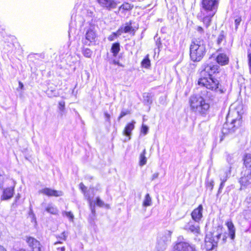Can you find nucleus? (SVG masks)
Here are the masks:
<instances>
[{"label": "nucleus", "mask_w": 251, "mask_h": 251, "mask_svg": "<svg viewBox=\"0 0 251 251\" xmlns=\"http://www.w3.org/2000/svg\"><path fill=\"white\" fill-rule=\"evenodd\" d=\"M165 249H162L160 246H156V251H164Z\"/></svg>", "instance_id": "603ef678"}, {"label": "nucleus", "mask_w": 251, "mask_h": 251, "mask_svg": "<svg viewBox=\"0 0 251 251\" xmlns=\"http://www.w3.org/2000/svg\"><path fill=\"white\" fill-rule=\"evenodd\" d=\"M205 185L206 187L209 189L210 191H212L214 185V180L212 179L209 180L207 179L205 182Z\"/></svg>", "instance_id": "2f4dec72"}, {"label": "nucleus", "mask_w": 251, "mask_h": 251, "mask_svg": "<svg viewBox=\"0 0 251 251\" xmlns=\"http://www.w3.org/2000/svg\"><path fill=\"white\" fill-rule=\"evenodd\" d=\"M230 169L231 167L226 170H221L220 171V180L222 181H226L227 178L230 175Z\"/></svg>", "instance_id": "6ab92c4d"}, {"label": "nucleus", "mask_w": 251, "mask_h": 251, "mask_svg": "<svg viewBox=\"0 0 251 251\" xmlns=\"http://www.w3.org/2000/svg\"><path fill=\"white\" fill-rule=\"evenodd\" d=\"M113 64H115V65H119V66H122L119 61H116L115 60H114L113 61Z\"/></svg>", "instance_id": "864d4df0"}, {"label": "nucleus", "mask_w": 251, "mask_h": 251, "mask_svg": "<svg viewBox=\"0 0 251 251\" xmlns=\"http://www.w3.org/2000/svg\"><path fill=\"white\" fill-rule=\"evenodd\" d=\"M149 128L147 126L142 125V129H141V132L144 134L146 135L147 134L148 132Z\"/></svg>", "instance_id": "58836bf2"}, {"label": "nucleus", "mask_w": 251, "mask_h": 251, "mask_svg": "<svg viewBox=\"0 0 251 251\" xmlns=\"http://www.w3.org/2000/svg\"><path fill=\"white\" fill-rule=\"evenodd\" d=\"M201 69L198 84L215 93H224L225 90L222 88L219 80L212 77L213 75L218 73V65L204 63L202 65Z\"/></svg>", "instance_id": "f257e3e1"}, {"label": "nucleus", "mask_w": 251, "mask_h": 251, "mask_svg": "<svg viewBox=\"0 0 251 251\" xmlns=\"http://www.w3.org/2000/svg\"><path fill=\"white\" fill-rule=\"evenodd\" d=\"M19 87L20 89H22L24 87V85L21 82V81H19Z\"/></svg>", "instance_id": "6e6d98bb"}, {"label": "nucleus", "mask_w": 251, "mask_h": 251, "mask_svg": "<svg viewBox=\"0 0 251 251\" xmlns=\"http://www.w3.org/2000/svg\"><path fill=\"white\" fill-rule=\"evenodd\" d=\"M171 231L169 230L165 231L158 237L157 246L161 247L162 249H166L167 244L171 241Z\"/></svg>", "instance_id": "1a4fd4ad"}, {"label": "nucleus", "mask_w": 251, "mask_h": 251, "mask_svg": "<svg viewBox=\"0 0 251 251\" xmlns=\"http://www.w3.org/2000/svg\"><path fill=\"white\" fill-rule=\"evenodd\" d=\"M248 202L251 203V196L247 199Z\"/></svg>", "instance_id": "bf43d9fd"}, {"label": "nucleus", "mask_w": 251, "mask_h": 251, "mask_svg": "<svg viewBox=\"0 0 251 251\" xmlns=\"http://www.w3.org/2000/svg\"><path fill=\"white\" fill-rule=\"evenodd\" d=\"M241 119L240 118L232 120L230 123L226 122L223 126L222 130L223 134L224 135H227L234 132L241 126Z\"/></svg>", "instance_id": "39448f33"}, {"label": "nucleus", "mask_w": 251, "mask_h": 251, "mask_svg": "<svg viewBox=\"0 0 251 251\" xmlns=\"http://www.w3.org/2000/svg\"><path fill=\"white\" fill-rule=\"evenodd\" d=\"M117 38L116 36L114 33L109 35L108 37V40L110 41H114Z\"/></svg>", "instance_id": "37998d69"}, {"label": "nucleus", "mask_w": 251, "mask_h": 251, "mask_svg": "<svg viewBox=\"0 0 251 251\" xmlns=\"http://www.w3.org/2000/svg\"><path fill=\"white\" fill-rule=\"evenodd\" d=\"M97 34L95 31L91 28H89L85 34V39L82 41L83 44L86 45H90V43L95 42Z\"/></svg>", "instance_id": "f8f14e48"}, {"label": "nucleus", "mask_w": 251, "mask_h": 251, "mask_svg": "<svg viewBox=\"0 0 251 251\" xmlns=\"http://www.w3.org/2000/svg\"><path fill=\"white\" fill-rule=\"evenodd\" d=\"M57 243H61V242H56L55 243V244H57Z\"/></svg>", "instance_id": "680f3d73"}, {"label": "nucleus", "mask_w": 251, "mask_h": 251, "mask_svg": "<svg viewBox=\"0 0 251 251\" xmlns=\"http://www.w3.org/2000/svg\"><path fill=\"white\" fill-rule=\"evenodd\" d=\"M146 153V150L144 149L143 150V152L140 155L139 165L140 166H144L147 163V158L145 157Z\"/></svg>", "instance_id": "a878e982"}, {"label": "nucleus", "mask_w": 251, "mask_h": 251, "mask_svg": "<svg viewBox=\"0 0 251 251\" xmlns=\"http://www.w3.org/2000/svg\"><path fill=\"white\" fill-rule=\"evenodd\" d=\"M85 197L87 198V200L88 201L89 203V207L91 209L92 213L95 215V205L93 204V202L90 196H87L85 195Z\"/></svg>", "instance_id": "c756f323"}, {"label": "nucleus", "mask_w": 251, "mask_h": 251, "mask_svg": "<svg viewBox=\"0 0 251 251\" xmlns=\"http://www.w3.org/2000/svg\"><path fill=\"white\" fill-rule=\"evenodd\" d=\"M196 29L199 32L201 33H203L204 32L203 29L201 26H197Z\"/></svg>", "instance_id": "de8ad7c7"}, {"label": "nucleus", "mask_w": 251, "mask_h": 251, "mask_svg": "<svg viewBox=\"0 0 251 251\" xmlns=\"http://www.w3.org/2000/svg\"><path fill=\"white\" fill-rule=\"evenodd\" d=\"M226 34L224 31H221L218 36L217 39V44L218 46H221L224 45L226 43Z\"/></svg>", "instance_id": "5701e85b"}, {"label": "nucleus", "mask_w": 251, "mask_h": 251, "mask_svg": "<svg viewBox=\"0 0 251 251\" xmlns=\"http://www.w3.org/2000/svg\"><path fill=\"white\" fill-rule=\"evenodd\" d=\"M135 122L132 121V123H128L125 127V129L123 131V134L126 136L128 137V140L130 139V135L131 134V131L134 128V124Z\"/></svg>", "instance_id": "f3484780"}, {"label": "nucleus", "mask_w": 251, "mask_h": 251, "mask_svg": "<svg viewBox=\"0 0 251 251\" xmlns=\"http://www.w3.org/2000/svg\"><path fill=\"white\" fill-rule=\"evenodd\" d=\"M79 187L80 189L81 190V191L84 193V195H87V196H89V195L85 194V191L87 189L86 187L83 184V183H80L79 184Z\"/></svg>", "instance_id": "ea45409f"}, {"label": "nucleus", "mask_w": 251, "mask_h": 251, "mask_svg": "<svg viewBox=\"0 0 251 251\" xmlns=\"http://www.w3.org/2000/svg\"><path fill=\"white\" fill-rule=\"evenodd\" d=\"M182 228L187 232L193 233L196 236L200 234L201 232L199 223L192 220H190L189 222L185 223L182 226Z\"/></svg>", "instance_id": "0eeeda50"}, {"label": "nucleus", "mask_w": 251, "mask_h": 251, "mask_svg": "<svg viewBox=\"0 0 251 251\" xmlns=\"http://www.w3.org/2000/svg\"><path fill=\"white\" fill-rule=\"evenodd\" d=\"M248 60H249V63L250 67L251 68V53H249L248 54Z\"/></svg>", "instance_id": "8fccbe9b"}, {"label": "nucleus", "mask_w": 251, "mask_h": 251, "mask_svg": "<svg viewBox=\"0 0 251 251\" xmlns=\"http://www.w3.org/2000/svg\"><path fill=\"white\" fill-rule=\"evenodd\" d=\"M65 247H62V248H61V251H65Z\"/></svg>", "instance_id": "052dcab7"}, {"label": "nucleus", "mask_w": 251, "mask_h": 251, "mask_svg": "<svg viewBox=\"0 0 251 251\" xmlns=\"http://www.w3.org/2000/svg\"><path fill=\"white\" fill-rule=\"evenodd\" d=\"M203 207L201 205H200L198 208L195 209L191 213L192 221L199 222L202 217V211Z\"/></svg>", "instance_id": "2eb2a0df"}, {"label": "nucleus", "mask_w": 251, "mask_h": 251, "mask_svg": "<svg viewBox=\"0 0 251 251\" xmlns=\"http://www.w3.org/2000/svg\"><path fill=\"white\" fill-rule=\"evenodd\" d=\"M214 92L203 91L201 92L202 96L193 95L190 98L189 103L191 110L195 113L204 115L206 113L209 108V104L206 102L203 96L213 100L214 96L212 94ZM215 94H216L215 93Z\"/></svg>", "instance_id": "f03ea898"}, {"label": "nucleus", "mask_w": 251, "mask_h": 251, "mask_svg": "<svg viewBox=\"0 0 251 251\" xmlns=\"http://www.w3.org/2000/svg\"><path fill=\"white\" fill-rule=\"evenodd\" d=\"M26 242L32 249V251H40L41 245L40 242L36 239L31 237H27Z\"/></svg>", "instance_id": "4468645a"}, {"label": "nucleus", "mask_w": 251, "mask_h": 251, "mask_svg": "<svg viewBox=\"0 0 251 251\" xmlns=\"http://www.w3.org/2000/svg\"><path fill=\"white\" fill-rule=\"evenodd\" d=\"M83 55L87 58L91 57L92 54V51L88 48H83L82 50Z\"/></svg>", "instance_id": "7c9ffc66"}, {"label": "nucleus", "mask_w": 251, "mask_h": 251, "mask_svg": "<svg viewBox=\"0 0 251 251\" xmlns=\"http://www.w3.org/2000/svg\"><path fill=\"white\" fill-rule=\"evenodd\" d=\"M62 215L63 216H66L69 218H70V220L72 221H73L74 216L73 214V213L71 212H67V211H63L62 212Z\"/></svg>", "instance_id": "72a5a7b5"}, {"label": "nucleus", "mask_w": 251, "mask_h": 251, "mask_svg": "<svg viewBox=\"0 0 251 251\" xmlns=\"http://www.w3.org/2000/svg\"><path fill=\"white\" fill-rule=\"evenodd\" d=\"M216 12H207L201 10V13L199 14L198 17L201 21L208 27L211 24L212 17L215 14Z\"/></svg>", "instance_id": "9b49d317"}, {"label": "nucleus", "mask_w": 251, "mask_h": 251, "mask_svg": "<svg viewBox=\"0 0 251 251\" xmlns=\"http://www.w3.org/2000/svg\"><path fill=\"white\" fill-rule=\"evenodd\" d=\"M147 101L148 102L151 103V101L150 100L149 97V94H147Z\"/></svg>", "instance_id": "4d7b16f0"}, {"label": "nucleus", "mask_w": 251, "mask_h": 251, "mask_svg": "<svg viewBox=\"0 0 251 251\" xmlns=\"http://www.w3.org/2000/svg\"><path fill=\"white\" fill-rule=\"evenodd\" d=\"M58 109L60 115L62 116L65 109V102L64 100H61L58 102Z\"/></svg>", "instance_id": "cd10ccee"}, {"label": "nucleus", "mask_w": 251, "mask_h": 251, "mask_svg": "<svg viewBox=\"0 0 251 251\" xmlns=\"http://www.w3.org/2000/svg\"><path fill=\"white\" fill-rule=\"evenodd\" d=\"M104 116L106 121H107L108 122H110V115L107 112H104Z\"/></svg>", "instance_id": "a18cd8bd"}, {"label": "nucleus", "mask_w": 251, "mask_h": 251, "mask_svg": "<svg viewBox=\"0 0 251 251\" xmlns=\"http://www.w3.org/2000/svg\"><path fill=\"white\" fill-rule=\"evenodd\" d=\"M120 50V44L119 43H115L113 44L111 51L113 53L114 56H116Z\"/></svg>", "instance_id": "b1692460"}, {"label": "nucleus", "mask_w": 251, "mask_h": 251, "mask_svg": "<svg viewBox=\"0 0 251 251\" xmlns=\"http://www.w3.org/2000/svg\"><path fill=\"white\" fill-rule=\"evenodd\" d=\"M20 198H21L20 195L19 194H18V195L16 196V198H15L14 202L12 204V208H15L17 206V205H18L17 202L19 200Z\"/></svg>", "instance_id": "f704fd0d"}, {"label": "nucleus", "mask_w": 251, "mask_h": 251, "mask_svg": "<svg viewBox=\"0 0 251 251\" xmlns=\"http://www.w3.org/2000/svg\"><path fill=\"white\" fill-rule=\"evenodd\" d=\"M159 173H155L151 177V180H153L154 179L157 178L158 177Z\"/></svg>", "instance_id": "09e8293b"}, {"label": "nucleus", "mask_w": 251, "mask_h": 251, "mask_svg": "<svg viewBox=\"0 0 251 251\" xmlns=\"http://www.w3.org/2000/svg\"><path fill=\"white\" fill-rule=\"evenodd\" d=\"M222 233V226H218L213 232L206 235L205 241L207 250H212L217 246V243L221 237Z\"/></svg>", "instance_id": "20e7f679"}, {"label": "nucleus", "mask_w": 251, "mask_h": 251, "mask_svg": "<svg viewBox=\"0 0 251 251\" xmlns=\"http://www.w3.org/2000/svg\"><path fill=\"white\" fill-rule=\"evenodd\" d=\"M244 167L243 170L251 171V154H247L244 158Z\"/></svg>", "instance_id": "aec40b11"}, {"label": "nucleus", "mask_w": 251, "mask_h": 251, "mask_svg": "<svg viewBox=\"0 0 251 251\" xmlns=\"http://www.w3.org/2000/svg\"><path fill=\"white\" fill-rule=\"evenodd\" d=\"M225 182L226 181H221V184H220V187H219L218 191V195L221 193L222 190L223 189V187L225 186Z\"/></svg>", "instance_id": "79ce46f5"}, {"label": "nucleus", "mask_w": 251, "mask_h": 251, "mask_svg": "<svg viewBox=\"0 0 251 251\" xmlns=\"http://www.w3.org/2000/svg\"><path fill=\"white\" fill-rule=\"evenodd\" d=\"M0 251H6V250L3 247L0 246Z\"/></svg>", "instance_id": "13d9d810"}, {"label": "nucleus", "mask_w": 251, "mask_h": 251, "mask_svg": "<svg viewBox=\"0 0 251 251\" xmlns=\"http://www.w3.org/2000/svg\"><path fill=\"white\" fill-rule=\"evenodd\" d=\"M227 161L230 164H232L234 162V157L233 155L228 154L226 158Z\"/></svg>", "instance_id": "e433bc0d"}, {"label": "nucleus", "mask_w": 251, "mask_h": 251, "mask_svg": "<svg viewBox=\"0 0 251 251\" xmlns=\"http://www.w3.org/2000/svg\"><path fill=\"white\" fill-rule=\"evenodd\" d=\"M99 3L102 7L107 9L115 8L116 3L111 0H97Z\"/></svg>", "instance_id": "dca6fc26"}, {"label": "nucleus", "mask_w": 251, "mask_h": 251, "mask_svg": "<svg viewBox=\"0 0 251 251\" xmlns=\"http://www.w3.org/2000/svg\"><path fill=\"white\" fill-rule=\"evenodd\" d=\"M206 53V45L202 40L195 39L190 47V56L193 62L200 61Z\"/></svg>", "instance_id": "7ed1b4c3"}, {"label": "nucleus", "mask_w": 251, "mask_h": 251, "mask_svg": "<svg viewBox=\"0 0 251 251\" xmlns=\"http://www.w3.org/2000/svg\"><path fill=\"white\" fill-rule=\"evenodd\" d=\"M242 21L241 17H236L234 20V26H235V30L237 31L238 25H240L241 22Z\"/></svg>", "instance_id": "473e14b6"}, {"label": "nucleus", "mask_w": 251, "mask_h": 251, "mask_svg": "<svg viewBox=\"0 0 251 251\" xmlns=\"http://www.w3.org/2000/svg\"><path fill=\"white\" fill-rule=\"evenodd\" d=\"M14 189L13 187H9L4 190L2 199L8 200L11 198L13 197L14 194Z\"/></svg>", "instance_id": "a211bd4d"}, {"label": "nucleus", "mask_w": 251, "mask_h": 251, "mask_svg": "<svg viewBox=\"0 0 251 251\" xmlns=\"http://www.w3.org/2000/svg\"><path fill=\"white\" fill-rule=\"evenodd\" d=\"M142 66L146 68H148L151 66V62L149 59V55L147 54L141 62Z\"/></svg>", "instance_id": "c85d7f7f"}, {"label": "nucleus", "mask_w": 251, "mask_h": 251, "mask_svg": "<svg viewBox=\"0 0 251 251\" xmlns=\"http://www.w3.org/2000/svg\"><path fill=\"white\" fill-rule=\"evenodd\" d=\"M165 249H162L160 246H156V251H164Z\"/></svg>", "instance_id": "3c124183"}, {"label": "nucleus", "mask_w": 251, "mask_h": 251, "mask_svg": "<svg viewBox=\"0 0 251 251\" xmlns=\"http://www.w3.org/2000/svg\"><path fill=\"white\" fill-rule=\"evenodd\" d=\"M201 3L202 11L216 12L219 0H202Z\"/></svg>", "instance_id": "6e6552de"}, {"label": "nucleus", "mask_w": 251, "mask_h": 251, "mask_svg": "<svg viewBox=\"0 0 251 251\" xmlns=\"http://www.w3.org/2000/svg\"><path fill=\"white\" fill-rule=\"evenodd\" d=\"M151 199L149 195L147 194L145 197V199L143 202V205L145 207H147L151 205Z\"/></svg>", "instance_id": "bb28decb"}, {"label": "nucleus", "mask_w": 251, "mask_h": 251, "mask_svg": "<svg viewBox=\"0 0 251 251\" xmlns=\"http://www.w3.org/2000/svg\"><path fill=\"white\" fill-rule=\"evenodd\" d=\"M96 204L100 207H102L104 205V202L99 197L96 198Z\"/></svg>", "instance_id": "c9c22d12"}, {"label": "nucleus", "mask_w": 251, "mask_h": 251, "mask_svg": "<svg viewBox=\"0 0 251 251\" xmlns=\"http://www.w3.org/2000/svg\"><path fill=\"white\" fill-rule=\"evenodd\" d=\"M123 29L121 28V29H119L116 32H113V33L115 34V35L117 37L118 36L121 35L122 33H123Z\"/></svg>", "instance_id": "c03bdc74"}, {"label": "nucleus", "mask_w": 251, "mask_h": 251, "mask_svg": "<svg viewBox=\"0 0 251 251\" xmlns=\"http://www.w3.org/2000/svg\"><path fill=\"white\" fill-rule=\"evenodd\" d=\"M39 194L48 196L49 197H59L63 195V193L61 191H57L49 188H45L38 191Z\"/></svg>", "instance_id": "ddd939ff"}, {"label": "nucleus", "mask_w": 251, "mask_h": 251, "mask_svg": "<svg viewBox=\"0 0 251 251\" xmlns=\"http://www.w3.org/2000/svg\"><path fill=\"white\" fill-rule=\"evenodd\" d=\"M239 182L240 189H244L251 186V171L243 170Z\"/></svg>", "instance_id": "423d86ee"}, {"label": "nucleus", "mask_w": 251, "mask_h": 251, "mask_svg": "<svg viewBox=\"0 0 251 251\" xmlns=\"http://www.w3.org/2000/svg\"><path fill=\"white\" fill-rule=\"evenodd\" d=\"M46 211L53 215L57 214L58 211L56 207L50 204L46 208Z\"/></svg>", "instance_id": "393cba45"}, {"label": "nucleus", "mask_w": 251, "mask_h": 251, "mask_svg": "<svg viewBox=\"0 0 251 251\" xmlns=\"http://www.w3.org/2000/svg\"><path fill=\"white\" fill-rule=\"evenodd\" d=\"M67 237V234L65 232H63L61 234L59 238L63 240H66Z\"/></svg>", "instance_id": "49530a36"}, {"label": "nucleus", "mask_w": 251, "mask_h": 251, "mask_svg": "<svg viewBox=\"0 0 251 251\" xmlns=\"http://www.w3.org/2000/svg\"><path fill=\"white\" fill-rule=\"evenodd\" d=\"M174 251H198L195 245L187 242H180L174 247Z\"/></svg>", "instance_id": "9d476101"}, {"label": "nucleus", "mask_w": 251, "mask_h": 251, "mask_svg": "<svg viewBox=\"0 0 251 251\" xmlns=\"http://www.w3.org/2000/svg\"><path fill=\"white\" fill-rule=\"evenodd\" d=\"M132 29V26H131L130 25H127L124 27V28L123 30V32H124L125 33H128V32H130Z\"/></svg>", "instance_id": "a19ab883"}, {"label": "nucleus", "mask_w": 251, "mask_h": 251, "mask_svg": "<svg viewBox=\"0 0 251 251\" xmlns=\"http://www.w3.org/2000/svg\"><path fill=\"white\" fill-rule=\"evenodd\" d=\"M226 235H224L223 237V239H222V243L223 244H224L226 242Z\"/></svg>", "instance_id": "5fc2aeb1"}, {"label": "nucleus", "mask_w": 251, "mask_h": 251, "mask_svg": "<svg viewBox=\"0 0 251 251\" xmlns=\"http://www.w3.org/2000/svg\"><path fill=\"white\" fill-rule=\"evenodd\" d=\"M226 225L227 226L229 235L231 239H234L235 236V228L233 224L231 221H228L226 223Z\"/></svg>", "instance_id": "412c9836"}, {"label": "nucleus", "mask_w": 251, "mask_h": 251, "mask_svg": "<svg viewBox=\"0 0 251 251\" xmlns=\"http://www.w3.org/2000/svg\"><path fill=\"white\" fill-rule=\"evenodd\" d=\"M217 61L222 65H226L228 62V58L226 54L220 53L217 57Z\"/></svg>", "instance_id": "4be33fe9"}, {"label": "nucleus", "mask_w": 251, "mask_h": 251, "mask_svg": "<svg viewBox=\"0 0 251 251\" xmlns=\"http://www.w3.org/2000/svg\"><path fill=\"white\" fill-rule=\"evenodd\" d=\"M129 113V112L128 110L122 111L119 117L118 118V121H119L121 118H122L124 116L126 115L127 114H128Z\"/></svg>", "instance_id": "4c0bfd02"}]
</instances>
